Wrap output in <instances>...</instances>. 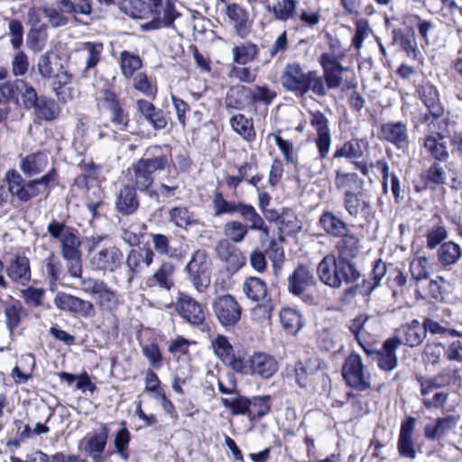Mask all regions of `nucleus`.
Wrapping results in <instances>:
<instances>
[{"instance_id":"obj_1","label":"nucleus","mask_w":462,"mask_h":462,"mask_svg":"<svg viewBox=\"0 0 462 462\" xmlns=\"http://www.w3.org/2000/svg\"><path fill=\"white\" fill-rule=\"evenodd\" d=\"M50 236L60 245V254L66 261L69 273L72 277H80L82 273L81 241L79 233L62 222L52 220L47 226Z\"/></svg>"},{"instance_id":"obj_2","label":"nucleus","mask_w":462,"mask_h":462,"mask_svg":"<svg viewBox=\"0 0 462 462\" xmlns=\"http://www.w3.org/2000/svg\"><path fill=\"white\" fill-rule=\"evenodd\" d=\"M146 154L151 157L139 159L127 171V185L141 192L147 191L152 186L155 171H164L169 165V155L159 145L149 147Z\"/></svg>"},{"instance_id":"obj_3","label":"nucleus","mask_w":462,"mask_h":462,"mask_svg":"<svg viewBox=\"0 0 462 462\" xmlns=\"http://www.w3.org/2000/svg\"><path fill=\"white\" fill-rule=\"evenodd\" d=\"M282 87L298 97H305L309 92L322 97L324 85L316 70L305 71L299 63L287 64L281 75Z\"/></svg>"},{"instance_id":"obj_4","label":"nucleus","mask_w":462,"mask_h":462,"mask_svg":"<svg viewBox=\"0 0 462 462\" xmlns=\"http://www.w3.org/2000/svg\"><path fill=\"white\" fill-rule=\"evenodd\" d=\"M57 171L54 168L39 179L26 180L17 171L10 170L5 179L8 190L21 202H27L43 191H48L50 185L56 180Z\"/></svg>"},{"instance_id":"obj_5","label":"nucleus","mask_w":462,"mask_h":462,"mask_svg":"<svg viewBox=\"0 0 462 462\" xmlns=\"http://www.w3.org/2000/svg\"><path fill=\"white\" fill-rule=\"evenodd\" d=\"M93 269L114 273L121 267L124 254L106 236H93L88 244Z\"/></svg>"},{"instance_id":"obj_6","label":"nucleus","mask_w":462,"mask_h":462,"mask_svg":"<svg viewBox=\"0 0 462 462\" xmlns=\"http://www.w3.org/2000/svg\"><path fill=\"white\" fill-rule=\"evenodd\" d=\"M155 254L148 245L132 248L125 258V275L128 284L142 276L153 263Z\"/></svg>"},{"instance_id":"obj_7","label":"nucleus","mask_w":462,"mask_h":462,"mask_svg":"<svg viewBox=\"0 0 462 462\" xmlns=\"http://www.w3.org/2000/svg\"><path fill=\"white\" fill-rule=\"evenodd\" d=\"M212 309L218 322L225 328L236 326L242 315V307L231 294L220 295L212 301Z\"/></svg>"},{"instance_id":"obj_8","label":"nucleus","mask_w":462,"mask_h":462,"mask_svg":"<svg viewBox=\"0 0 462 462\" xmlns=\"http://www.w3.org/2000/svg\"><path fill=\"white\" fill-rule=\"evenodd\" d=\"M175 310L179 316L191 326L199 327L205 321V306L186 292L178 293Z\"/></svg>"},{"instance_id":"obj_9","label":"nucleus","mask_w":462,"mask_h":462,"mask_svg":"<svg viewBox=\"0 0 462 462\" xmlns=\"http://www.w3.org/2000/svg\"><path fill=\"white\" fill-rule=\"evenodd\" d=\"M243 371L237 373L245 374L258 375L263 379H269L277 372L278 362L276 359L264 352H256L249 356L245 362L242 361Z\"/></svg>"},{"instance_id":"obj_10","label":"nucleus","mask_w":462,"mask_h":462,"mask_svg":"<svg viewBox=\"0 0 462 462\" xmlns=\"http://www.w3.org/2000/svg\"><path fill=\"white\" fill-rule=\"evenodd\" d=\"M342 375L350 387L358 391H365L370 387V376L365 373L362 358L357 354L352 353L346 359Z\"/></svg>"},{"instance_id":"obj_11","label":"nucleus","mask_w":462,"mask_h":462,"mask_svg":"<svg viewBox=\"0 0 462 462\" xmlns=\"http://www.w3.org/2000/svg\"><path fill=\"white\" fill-rule=\"evenodd\" d=\"M186 271L189 279L195 289L202 292L210 283V276L208 272V263L207 261V254L203 250H197L188 263Z\"/></svg>"},{"instance_id":"obj_12","label":"nucleus","mask_w":462,"mask_h":462,"mask_svg":"<svg viewBox=\"0 0 462 462\" xmlns=\"http://www.w3.org/2000/svg\"><path fill=\"white\" fill-rule=\"evenodd\" d=\"M53 303L60 310L83 318L93 317L95 313L94 305L91 301L62 291L55 295Z\"/></svg>"},{"instance_id":"obj_13","label":"nucleus","mask_w":462,"mask_h":462,"mask_svg":"<svg viewBox=\"0 0 462 462\" xmlns=\"http://www.w3.org/2000/svg\"><path fill=\"white\" fill-rule=\"evenodd\" d=\"M430 269L429 260L425 257H419L411 263V273L417 282L416 293L420 299L433 298V280L430 279Z\"/></svg>"},{"instance_id":"obj_14","label":"nucleus","mask_w":462,"mask_h":462,"mask_svg":"<svg viewBox=\"0 0 462 462\" xmlns=\"http://www.w3.org/2000/svg\"><path fill=\"white\" fill-rule=\"evenodd\" d=\"M175 264L170 261H162L153 273L147 277L145 285L149 289L169 292L175 287Z\"/></svg>"},{"instance_id":"obj_15","label":"nucleus","mask_w":462,"mask_h":462,"mask_svg":"<svg viewBox=\"0 0 462 462\" xmlns=\"http://www.w3.org/2000/svg\"><path fill=\"white\" fill-rule=\"evenodd\" d=\"M310 123L317 132L316 145L319 150V159H316V162H319L327 157L331 146L332 138L328 119L323 113L317 111L311 113Z\"/></svg>"},{"instance_id":"obj_16","label":"nucleus","mask_w":462,"mask_h":462,"mask_svg":"<svg viewBox=\"0 0 462 462\" xmlns=\"http://www.w3.org/2000/svg\"><path fill=\"white\" fill-rule=\"evenodd\" d=\"M100 99L105 108L109 112L110 120L117 130H124L129 122L128 113L124 109L117 95L110 90L102 91Z\"/></svg>"},{"instance_id":"obj_17","label":"nucleus","mask_w":462,"mask_h":462,"mask_svg":"<svg viewBox=\"0 0 462 462\" xmlns=\"http://www.w3.org/2000/svg\"><path fill=\"white\" fill-rule=\"evenodd\" d=\"M427 331L433 333V321L430 319H426L422 324L414 319L411 324L400 328L397 337L403 336L404 339L401 338L402 344L413 347L424 340Z\"/></svg>"},{"instance_id":"obj_18","label":"nucleus","mask_w":462,"mask_h":462,"mask_svg":"<svg viewBox=\"0 0 462 462\" xmlns=\"http://www.w3.org/2000/svg\"><path fill=\"white\" fill-rule=\"evenodd\" d=\"M211 346L216 356L230 366L235 372L243 371L242 360L236 358L235 350L226 337L217 335L212 341Z\"/></svg>"},{"instance_id":"obj_19","label":"nucleus","mask_w":462,"mask_h":462,"mask_svg":"<svg viewBox=\"0 0 462 462\" xmlns=\"http://www.w3.org/2000/svg\"><path fill=\"white\" fill-rule=\"evenodd\" d=\"M381 138L399 149L407 147L409 134L407 125L402 122H388L381 125Z\"/></svg>"},{"instance_id":"obj_20","label":"nucleus","mask_w":462,"mask_h":462,"mask_svg":"<svg viewBox=\"0 0 462 462\" xmlns=\"http://www.w3.org/2000/svg\"><path fill=\"white\" fill-rule=\"evenodd\" d=\"M338 258L333 254H327L319 262L317 273L319 280L326 285L338 289L340 288L339 273L337 272Z\"/></svg>"},{"instance_id":"obj_21","label":"nucleus","mask_w":462,"mask_h":462,"mask_svg":"<svg viewBox=\"0 0 462 462\" xmlns=\"http://www.w3.org/2000/svg\"><path fill=\"white\" fill-rule=\"evenodd\" d=\"M135 189L124 185L118 191L115 207L116 210L123 216L134 215L139 208V200Z\"/></svg>"},{"instance_id":"obj_22","label":"nucleus","mask_w":462,"mask_h":462,"mask_svg":"<svg viewBox=\"0 0 462 462\" xmlns=\"http://www.w3.org/2000/svg\"><path fill=\"white\" fill-rule=\"evenodd\" d=\"M108 435V427L106 424H102L98 430L93 431L88 438L84 439V451L93 459L100 458L106 448Z\"/></svg>"},{"instance_id":"obj_23","label":"nucleus","mask_w":462,"mask_h":462,"mask_svg":"<svg viewBox=\"0 0 462 462\" xmlns=\"http://www.w3.org/2000/svg\"><path fill=\"white\" fill-rule=\"evenodd\" d=\"M402 344V342L399 337L388 338L383 343L379 352H376L375 359L381 369L392 371L397 366L398 359L395 351Z\"/></svg>"},{"instance_id":"obj_24","label":"nucleus","mask_w":462,"mask_h":462,"mask_svg":"<svg viewBox=\"0 0 462 462\" xmlns=\"http://www.w3.org/2000/svg\"><path fill=\"white\" fill-rule=\"evenodd\" d=\"M314 284L313 273L304 265L297 267L288 279V290L295 296L301 295L309 287Z\"/></svg>"},{"instance_id":"obj_25","label":"nucleus","mask_w":462,"mask_h":462,"mask_svg":"<svg viewBox=\"0 0 462 462\" xmlns=\"http://www.w3.org/2000/svg\"><path fill=\"white\" fill-rule=\"evenodd\" d=\"M104 45L101 42H84L79 50V53L85 60V67L79 71V79L88 77V72L97 67L101 60Z\"/></svg>"},{"instance_id":"obj_26","label":"nucleus","mask_w":462,"mask_h":462,"mask_svg":"<svg viewBox=\"0 0 462 462\" xmlns=\"http://www.w3.org/2000/svg\"><path fill=\"white\" fill-rule=\"evenodd\" d=\"M416 420L409 417L402 421L398 439V450L402 457L409 458L415 457V449L412 440V433L415 428Z\"/></svg>"},{"instance_id":"obj_27","label":"nucleus","mask_w":462,"mask_h":462,"mask_svg":"<svg viewBox=\"0 0 462 462\" xmlns=\"http://www.w3.org/2000/svg\"><path fill=\"white\" fill-rule=\"evenodd\" d=\"M319 227L333 237H339L348 231V225L338 216L329 210H325L319 218Z\"/></svg>"},{"instance_id":"obj_28","label":"nucleus","mask_w":462,"mask_h":462,"mask_svg":"<svg viewBox=\"0 0 462 462\" xmlns=\"http://www.w3.org/2000/svg\"><path fill=\"white\" fill-rule=\"evenodd\" d=\"M5 272L13 282L24 285L31 280L29 259L25 256L16 255L10 261Z\"/></svg>"},{"instance_id":"obj_29","label":"nucleus","mask_w":462,"mask_h":462,"mask_svg":"<svg viewBox=\"0 0 462 462\" xmlns=\"http://www.w3.org/2000/svg\"><path fill=\"white\" fill-rule=\"evenodd\" d=\"M48 165V155L45 152H37L30 153L20 160V169L23 173L32 178L42 173Z\"/></svg>"},{"instance_id":"obj_30","label":"nucleus","mask_w":462,"mask_h":462,"mask_svg":"<svg viewBox=\"0 0 462 462\" xmlns=\"http://www.w3.org/2000/svg\"><path fill=\"white\" fill-rule=\"evenodd\" d=\"M324 365V363L319 358H309L304 363H297L295 365L297 384L300 387H306L311 381L312 376L320 371Z\"/></svg>"},{"instance_id":"obj_31","label":"nucleus","mask_w":462,"mask_h":462,"mask_svg":"<svg viewBox=\"0 0 462 462\" xmlns=\"http://www.w3.org/2000/svg\"><path fill=\"white\" fill-rule=\"evenodd\" d=\"M242 291L249 300L253 302H261L266 300L267 284L256 276H249L245 279L242 284Z\"/></svg>"},{"instance_id":"obj_32","label":"nucleus","mask_w":462,"mask_h":462,"mask_svg":"<svg viewBox=\"0 0 462 462\" xmlns=\"http://www.w3.org/2000/svg\"><path fill=\"white\" fill-rule=\"evenodd\" d=\"M239 215L245 221L248 231H258L264 237L269 236V226L252 205L244 203Z\"/></svg>"},{"instance_id":"obj_33","label":"nucleus","mask_w":462,"mask_h":462,"mask_svg":"<svg viewBox=\"0 0 462 462\" xmlns=\"http://www.w3.org/2000/svg\"><path fill=\"white\" fill-rule=\"evenodd\" d=\"M368 149V142L365 139L353 138L341 147L336 150L333 158H346L348 160H357L363 157Z\"/></svg>"},{"instance_id":"obj_34","label":"nucleus","mask_w":462,"mask_h":462,"mask_svg":"<svg viewBox=\"0 0 462 462\" xmlns=\"http://www.w3.org/2000/svg\"><path fill=\"white\" fill-rule=\"evenodd\" d=\"M344 208L352 217H357L368 213L371 205L362 191L344 196Z\"/></svg>"},{"instance_id":"obj_35","label":"nucleus","mask_w":462,"mask_h":462,"mask_svg":"<svg viewBox=\"0 0 462 462\" xmlns=\"http://www.w3.org/2000/svg\"><path fill=\"white\" fill-rule=\"evenodd\" d=\"M339 237L341 239L337 244V258H356L361 250V241L358 236L346 231L344 236Z\"/></svg>"},{"instance_id":"obj_36","label":"nucleus","mask_w":462,"mask_h":462,"mask_svg":"<svg viewBox=\"0 0 462 462\" xmlns=\"http://www.w3.org/2000/svg\"><path fill=\"white\" fill-rule=\"evenodd\" d=\"M336 188L344 192V196L357 192L363 186V180L356 172H343L340 170L336 171Z\"/></svg>"},{"instance_id":"obj_37","label":"nucleus","mask_w":462,"mask_h":462,"mask_svg":"<svg viewBox=\"0 0 462 462\" xmlns=\"http://www.w3.org/2000/svg\"><path fill=\"white\" fill-rule=\"evenodd\" d=\"M279 317L283 329L291 335L297 334L304 325L301 314L292 308L282 309Z\"/></svg>"},{"instance_id":"obj_38","label":"nucleus","mask_w":462,"mask_h":462,"mask_svg":"<svg viewBox=\"0 0 462 462\" xmlns=\"http://www.w3.org/2000/svg\"><path fill=\"white\" fill-rule=\"evenodd\" d=\"M169 222L172 223L176 227L188 229L198 223L195 215L189 210L187 207L176 206L171 208L169 212Z\"/></svg>"},{"instance_id":"obj_39","label":"nucleus","mask_w":462,"mask_h":462,"mask_svg":"<svg viewBox=\"0 0 462 462\" xmlns=\"http://www.w3.org/2000/svg\"><path fill=\"white\" fill-rule=\"evenodd\" d=\"M62 69V64L56 55L47 52L41 55L37 62V71L42 79H52Z\"/></svg>"},{"instance_id":"obj_40","label":"nucleus","mask_w":462,"mask_h":462,"mask_svg":"<svg viewBox=\"0 0 462 462\" xmlns=\"http://www.w3.org/2000/svg\"><path fill=\"white\" fill-rule=\"evenodd\" d=\"M36 116L45 121L54 120L60 114L59 105L44 96H41L40 99L33 106Z\"/></svg>"},{"instance_id":"obj_41","label":"nucleus","mask_w":462,"mask_h":462,"mask_svg":"<svg viewBox=\"0 0 462 462\" xmlns=\"http://www.w3.org/2000/svg\"><path fill=\"white\" fill-rule=\"evenodd\" d=\"M297 5V0H279L273 6L268 5L267 10L273 14L276 20L287 21L294 17Z\"/></svg>"},{"instance_id":"obj_42","label":"nucleus","mask_w":462,"mask_h":462,"mask_svg":"<svg viewBox=\"0 0 462 462\" xmlns=\"http://www.w3.org/2000/svg\"><path fill=\"white\" fill-rule=\"evenodd\" d=\"M337 272L339 273L340 286L343 282L354 283L361 277V272L355 263L348 258H338Z\"/></svg>"},{"instance_id":"obj_43","label":"nucleus","mask_w":462,"mask_h":462,"mask_svg":"<svg viewBox=\"0 0 462 462\" xmlns=\"http://www.w3.org/2000/svg\"><path fill=\"white\" fill-rule=\"evenodd\" d=\"M230 125L233 130L245 140L251 142L255 138V132L252 119L246 118L244 115L238 114L230 118Z\"/></svg>"},{"instance_id":"obj_44","label":"nucleus","mask_w":462,"mask_h":462,"mask_svg":"<svg viewBox=\"0 0 462 462\" xmlns=\"http://www.w3.org/2000/svg\"><path fill=\"white\" fill-rule=\"evenodd\" d=\"M223 233L226 239L239 244L245 240L249 231L246 224L238 220H229L224 225Z\"/></svg>"},{"instance_id":"obj_45","label":"nucleus","mask_w":462,"mask_h":462,"mask_svg":"<svg viewBox=\"0 0 462 462\" xmlns=\"http://www.w3.org/2000/svg\"><path fill=\"white\" fill-rule=\"evenodd\" d=\"M278 228L281 233L279 240L283 241L282 235L295 234L301 229V226L294 212L291 209H285L282 213Z\"/></svg>"},{"instance_id":"obj_46","label":"nucleus","mask_w":462,"mask_h":462,"mask_svg":"<svg viewBox=\"0 0 462 462\" xmlns=\"http://www.w3.org/2000/svg\"><path fill=\"white\" fill-rule=\"evenodd\" d=\"M95 299L99 307L106 311L112 312L119 305L118 294L109 288L106 283L101 288Z\"/></svg>"},{"instance_id":"obj_47","label":"nucleus","mask_w":462,"mask_h":462,"mask_svg":"<svg viewBox=\"0 0 462 462\" xmlns=\"http://www.w3.org/2000/svg\"><path fill=\"white\" fill-rule=\"evenodd\" d=\"M143 66L142 60L138 55L131 53L127 51L121 52L120 69L122 75L125 79L134 77L135 71L139 70Z\"/></svg>"},{"instance_id":"obj_48","label":"nucleus","mask_w":462,"mask_h":462,"mask_svg":"<svg viewBox=\"0 0 462 462\" xmlns=\"http://www.w3.org/2000/svg\"><path fill=\"white\" fill-rule=\"evenodd\" d=\"M16 90L18 97H20L22 99L23 106L28 110L32 109L40 99L36 89L23 79H17Z\"/></svg>"},{"instance_id":"obj_49","label":"nucleus","mask_w":462,"mask_h":462,"mask_svg":"<svg viewBox=\"0 0 462 462\" xmlns=\"http://www.w3.org/2000/svg\"><path fill=\"white\" fill-rule=\"evenodd\" d=\"M436 122L438 131H435V134L439 137V140L449 139L453 123L449 119V113H446L442 106L435 105V123Z\"/></svg>"},{"instance_id":"obj_50","label":"nucleus","mask_w":462,"mask_h":462,"mask_svg":"<svg viewBox=\"0 0 462 462\" xmlns=\"http://www.w3.org/2000/svg\"><path fill=\"white\" fill-rule=\"evenodd\" d=\"M42 272L51 284H54L60 278L63 272L62 263L54 253L51 252L43 260Z\"/></svg>"},{"instance_id":"obj_51","label":"nucleus","mask_w":462,"mask_h":462,"mask_svg":"<svg viewBox=\"0 0 462 462\" xmlns=\"http://www.w3.org/2000/svg\"><path fill=\"white\" fill-rule=\"evenodd\" d=\"M258 53L255 44L246 42L232 49L233 60L241 65H245L253 61Z\"/></svg>"},{"instance_id":"obj_52","label":"nucleus","mask_w":462,"mask_h":462,"mask_svg":"<svg viewBox=\"0 0 462 462\" xmlns=\"http://www.w3.org/2000/svg\"><path fill=\"white\" fill-rule=\"evenodd\" d=\"M461 249L458 245L453 242H447L438 249L439 261L443 265H450L460 258Z\"/></svg>"},{"instance_id":"obj_53","label":"nucleus","mask_w":462,"mask_h":462,"mask_svg":"<svg viewBox=\"0 0 462 462\" xmlns=\"http://www.w3.org/2000/svg\"><path fill=\"white\" fill-rule=\"evenodd\" d=\"M213 205L215 209V216H221L224 214H233L237 212L240 214L241 208L244 206L243 202L227 201L220 192H217L213 199Z\"/></svg>"},{"instance_id":"obj_54","label":"nucleus","mask_w":462,"mask_h":462,"mask_svg":"<svg viewBox=\"0 0 462 462\" xmlns=\"http://www.w3.org/2000/svg\"><path fill=\"white\" fill-rule=\"evenodd\" d=\"M271 396H254L249 399V419H260L265 416L271 409L270 406Z\"/></svg>"},{"instance_id":"obj_55","label":"nucleus","mask_w":462,"mask_h":462,"mask_svg":"<svg viewBox=\"0 0 462 462\" xmlns=\"http://www.w3.org/2000/svg\"><path fill=\"white\" fill-rule=\"evenodd\" d=\"M222 404L229 409L234 415H247L249 417V398L237 395L234 398H223Z\"/></svg>"},{"instance_id":"obj_56","label":"nucleus","mask_w":462,"mask_h":462,"mask_svg":"<svg viewBox=\"0 0 462 462\" xmlns=\"http://www.w3.org/2000/svg\"><path fill=\"white\" fill-rule=\"evenodd\" d=\"M55 5L66 14H89L91 13L90 0H85V4H74L71 0H55Z\"/></svg>"},{"instance_id":"obj_57","label":"nucleus","mask_w":462,"mask_h":462,"mask_svg":"<svg viewBox=\"0 0 462 462\" xmlns=\"http://www.w3.org/2000/svg\"><path fill=\"white\" fill-rule=\"evenodd\" d=\"M276 145L279 147L281 152L283 155V159L287 164H292L297 171H300V165L294 154V148L292 143L283 139L279 134H273Z\"/></svg>"},{"instance_id":"obj_58","label":"nucleus","mask_w":462,"mask_h":462,"mask_svg":"<svg viewBox=\"0 0 462 462\" xmlns=\"http://www.w3.org/2000/svg\"><path fill=\"white\" fill-rule=\"evenodd\" d=\"M134 88L147 97H153L157 88L148 76L143 72L137 73L133 79Z\"/></svg>"},{"instance_id":"obj_59","label":"nucleus","mask_w":462,"mask_h":462,"mask_svg":"<svg viewBox=\"0 0 462 462\" xmlns=\"http://www.w3.org/2000/svg\"><path fill=\"white\" fill-rule=\"evenodd\" d=\"M457 337H462V334L457 330L446 328L435 322V346L448 347V343Z\"/></svg>"},{"instance_id":"obj_60","label":"nucleus","mask_w":462,"mask_h":462,"mask_svg":"<svg viewBox=\"0 0 462 462\" xmlns=\"http://www.w3.org/2000/svg\"><path fill=\"white\" fill-rule=\"evenodd\" d=\"M273 310V306L270 299L257 302L250 310L251 319L258 323L267 322L271 319Z\"/></svg>"},{"instance_id":"obj_61","label":"nucleus","mask_w":462,"mask_h":462,"mask_svg":"<svg viewBox=\"0 0 462 462\" xmlns=\"http://www.w3.org/2000/svg\"><path fill=\"white\" fill-rule=\"evenodd\" d=\"M6 326L13 332L21 323L24 310L20 303L8 305L5 310Z\"/></svg>"},{"instance_id":"obj_62","label":"nucleus","mask_w":462,"mask_h":462,"mask_svg":"<svg viewBox=\"0 0 462 462\" xmlns=\"http://www.w3.org/2000/svg\"><path fill=\"white\" fill-rule=\"evenodd\" d=\"M241 88L249 95L251 101L254 103L261 102L268 105L276 97L275 92L270 90L267 87L257 86L253 89L241 87Z\"/></svg>"},{"instance_id":"obj_63","label":"nucleus","mask_w":462,"mask_h":462,"mask_svg":"<svg viewBox=\"0 0 462 462\" xmlns=\"http://www.w3.org/2000/svg\"><path fill=\"white\" fill-rule=\"evenodd\" d=\"M42 12L48 18L52 27L64 26L69 23V18L60 9L55 6H43Z\"/></svg>"},{"instance_id":"obj_64","label":"nucleus","mask_w":462,"mask_h":462,"mask_svg":"<svg viewBox=\"0 0 462 462\" xmlns=\"http://www.w3.org/2000/svg\"><path fill=\"white\" fill-rule=\"evenodd\" d=\"M130 442V432L127 428L123 427L120 429L114 439V446L116 448V453L123 458L127 459L128 454L126 453V449L128 448Z\"/></svg>"}]
</instances>
